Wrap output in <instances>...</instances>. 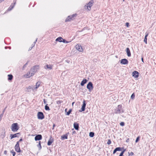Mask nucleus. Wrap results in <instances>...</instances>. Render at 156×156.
<instances>
[{"mask_svg":"<svg viewBox=\"0 0 156 156\" xmlns=\"http://www.w3.org/2000/svg\"><path fill=\"white\" fill-rule=\"evenodd\" d=\"M4 0H0V3L2 2H3Z\"/></svg>","mask_w":156,"mask_h":156,"instance_id":"nucleus-52","label":"nucleus"},{"mask_svg":"<svg viewBox=\"0 0 156 156\" xmlns=\"http://www.w3.org/2000/svg\"><path fill=\"white\" fill-rule=\"evenodd\" d=\"M62 102V101H57V103L58 104H61Z\"/></svg>","mask_w":156,"mask_h":156,"instance_id":"nucleus-41","label":"nucleus"},{"mask_svg":"<svg viewBox=\"0 0 156 156\" xmlns=\"http://www.w3.org/2000/svg\"><path fill=\"white\" fill-rule=\"evenodd\" d=\"M11 152L13 156H15L16 154V153L13 150L11 151Z\"/></svg>","mask_w":156,"mask_h":156,"instance_id":"nucleus-35","label":"nucleus"},{"mask_svg":"<svg viewBox=\"0 0 156 156\" xmlns=\"http://www.w3.org/2000/svg\"><path fill=\"white\" fill-rule=\"evenodd\" d=\"M14 6V5L12 6V5H11L8 8V10L9 11L11 10L13 8Z\"/></svg>","mask_w":156,"mask_h":156,"instance_id":"nucleus-32","label":"nucleus"},{"mask_svg":"<svg viewBox=\"0 0 156 156\" xmlns=\"http://www.w3.org/2000/svg\"><path fill=\"white\" fill-rule=\"evenodd\" d=\"M27 65V62L23 66V69H24Z\"/></svg>","mask_w":156,"mask_h":156,"instance_id":"nucleus-42","label":"nucleus"},{"mask_svg":"<svg viewBox=\"0 0 156 156\" xmlns=\"http://www.w3.org/2000/svg\"><path fill=\"white\" fill-rule=\"evenodd\" d=\"M120 63L122 64L126 65L128 64V61L127 59L124 58L121 60Z\"/></svg>","mask_w":156,"mask_h":156,"instance_id":"nucleus-12","label":"nucleus"},{"mask_svg":"<svg viewBox=\"0 0 156 156\" xmlns=\"http://www.w3.org/2000/svg\"><path fill=\"white\" fill-rule=\"evenodd\" d=\"M111 143V141L110 140H108V142H107V144H108V145H109Z\"/></svg>","mask_w":156,"mask_h":156,"instance_id":"nucleus-37","label":"nucleus"},{"mask_svg":"<svg viewBox=\"0 0 156 156\" xmlns=\"http://www.w3.org/2000/svg\"><path fill=\"white\" fill-rule=\"evenodd\" d=\"M139 73L136 71H133L132 73L133 76L135 78H137L139 76Z\"/></svg>","mask_w":156,"mask_h":156,"instance_id":"nucleus-14","label":"nucleus"},{"mask_svg":"<svg viewBox=\"0 0 156 156\" xmlns=\"http://www.w3.org/2000/svg\"><path fill=\"white\" fill-rule=\"evenodd\" d=\"M87 80L86 79H83L81 83V85L83 86L87 82Z\"/></svg>","mask_w":156,"mask_h":156,"instance_id":"nucleus-18","label":"nucleus"},{"mask_svg":"<svg viewBox=\"0 0 156 156\" xmlns=\"http://www.w3.org/2000/svg\"><path fill=\"white\" fill-rule=\"evenodd\" d=\"M94 135V133L92 132H90L89 133V136L91 137H93Z\"/></svg>","mask_w":156,"mask_h":156,"instance_id":"nucleus-26","label":"nucleus"},{"mask_svg":"<svg viewBox=\"0 0 156 156\" xmlns=\"http://www.w3.org/2000/svg\"><path fill=\"white\" fill-rule=\"evenodd\" d=\"M53 142V139H51V138H50V140L48 141V145H49V146Z\"/></svg>","mask_w":156,"mask_h":156,"instance_id":"nucleus-21","label":"nucleus"},{"mask_svg":"<svg viewBox=\"0 0 156 156\" xmlns=\"http://www.w3.org/2000/svg\"><path fill=\"white\" fill-rule=\"evenodd\" d=\"M120 124L121 126H123L124 125L125 123L123 122H121L120 123Z\"/></svg>","mask_w":156,"mask_h":156,"instance_id":"nucleus-39","label":"nucleus"},{"mask_svg":"<svg viewBox=\"0 0 156 156\" xmlns=\"http://www.w3.org/2000/svg\"><path fill=\"white\" fill-rule=\"evenodd\" d=\"M66 109L65 110V111H66Z\"/></svg>","mask_w":156,"mask_h":156,"instance_id":"nucleus-57","label":"nucleus"},{"mask_svg":"<svg viewBox=\"0 0 156 156\" xmlns=\"http://www.w3.org/2000/svg\"><path fill=\"white\" fill-rule=\"evenodd\" d=\"M42 139V136L41 135L38 134L35 137L34 139L35 140H41Z\"/></svg>","mask_w":156,"mask_h":156,"instance_id":"nucleus-13","label":"nucleus"},{"mask_svg":"<svg viewBox=\"0 0 156 156\" xmlns=\"http://www.w3.org/2000/svg\"><path fill=\"white\" fill-rule=\"evenodd\" d=\"M126 27H129V23H126Z\"/></svg>","mask_w":156,"mask_h":156,"instance_id":"nucleus-43","label":"nucleus"},{"mask_svg":"<svg viewBox=\"0 0 156 156\" xmlns=\"http://www.w3.org/2000/svg\"><path fill=\"white\" fill-rule=\"evenodd\" d=\"M63 39L61 37H59L56 39V41H58L59 42H62Z\"/></svg>","mask_w":156,"mask_h":156,"instance_id":"nucleus-22","label":"nucleus"},{"mask_svg":"<svg viewBox=\"0 0 156 156\" xmlns=\"http://www.w3.org/2000/svg\"><path fill=\"white\" fill-rule=\"evenodd\" d=\"M12 130L13 132L17 131L19 129V127L18 126L17 123H14L11 126Z\"/></svg>","mask_w":156,"mask_h":156,"instance_id":"nucleus-1","label":"nucleus"},{"mask_svg":"<svg viewBox=\"0 0 156 156\" xmlns=\"http://www.w3.org/2000/svg\"><path fill=\"white\" fill-rule=\"evenodd\" d=\"M34 90H35L34 86H29V87L27 88L26 91L28 92H31V90L34 91Z\"/></svg>","mask_w":156,"mask_h":156,"instance_id":"nucleus-10","label":"nucleus"},{"mask_svg":"<svg viewBox=\"0 0 156 156\" xmlns=\"http://www.w3.org/2000/svg\"><path fill=\"white\" fill-rule=\"evenodd\" d=\"M37 116L38 119H42L44 117L43 113L41 112H38L37 113Z\"/></svg>","mask_w":156,"mask_h":156,"instance_id":"nucleus-7","label":"nucleus"},{"mask_svg":"<svg viewBox=\"0 0 156 156\" xmlns=\"http://www.w3.org/2000/svg\"><path fill=\"white\" fill-rule=\"evenodd\" d=\"M140 139V136H138V137H137L136 140V141H135V142H136V143H137L138 142V141H139V140Z\"/></svg>","mask_w":156,"mask_h":156,"instance_id":"nucleus-36","label":"nucleus"},{"mask_svg":"<svg viewBox=\"0 0 156 156\" xmlns=\"http://www.w3.org/2000/svg\"><path fill=\"white\" fill-rule=\"evenodd\" d=\"M6 108H6H5L4 109V110H3V112H2V113H3V114H4Z\"/></svg>","mask_w":156,"mask_h":156,"instance_id":"nucleus-49","label":"nucleus"},{"mask_svg":"<svg viewBox=\"0 0 156 156\" xmlns=\"http://www.w3.org/2000/svg\"><path fill=\"white\" fill-rule=\"evenodd\" d=\"M62 139H67V136L66 135H64L62 136Z\"/></svg>","mask_w":156,"mask_h":156,"instance_id":"nucleus-29","label":"nucleus"},{"mask_svg":"<svg viewBox=\"0 0 156 156\" xmlns=\"http://www.w3.org/2000/svg\"><path fill=\"white\" fill-rule=\"evenodd\" d=\"M126 53H127V56L128 57H130L131 55V53L129 48H127L126 49Z\"/></svg>","mask_w":156,"mask_h":156,"instance_id":"nucleus-19","label":"nucleus"},{"mask_svg":"<svg viewBox=\"0 0 156 156\" xmlns=\"http://www.w3.org/2000/svg\"><path fill=\"white\" fill-rule=\"evenodd\" d=\"M53 67V65H52L51 64H47L45 66H44V68L46 69H49L51 70V69Z\"/></svg>","mask_w":156,"mask_h":156,"instance_id":"nucleus-11","label":"nucleus"},{"mask_svg":"<svg viewBox=\"0 0 156 156\" xmlns=\"http://www.w3.org/2000/svg\"><path fill=\"white\" fill-rule=\"evenodd\" d=\"M8 80H12V78H13V76L12 75H11V74H9L8 75Z\"/></svg>","mask_w":156,"mask_h":156,"instance_id":"nucleus-25","label":"nucleus"},{"mask_svg":"<svg viewBox=\"0 0 156 156\" xmlns=\"http://www.w3.org/2000/svg\"><path fill=\"white\" fill-rule=\"evenodd\" d=\"M73 126L74 128L75 129L77 130L78 129L79 127L78 124L75 123H74Z\"/></svg>","mask_w":156,"mask_h":156,"instance_id":"nucleus-20","label":"nucleus"},{"mask_svg":"<svg viewBox=\"0 0 156 156\" xmlns=\"http://www.w3.org/2000/svg\"><path fill=\"white\" fill-rule=\"evenodd\" d=\"M7 153V151H5L4 152V154H6Z\"/></svg>","mask_w":156,"mask_h":156,"instance_id":"nucleus-47","label":"nucleus"},{"mask_svg":"<svg viewBox=\"0 0 156 156\" xmlns=\"http://www.w3.org/2000/svg\"><path fill=\"white\" fill-rule=\"evenodd\" d=\"M129 138H128L127 139V140H126V142H129Z\"/></svg>","mask_w":156,"mask_h":156,"instance_id":"nucleus-50","label":"nucleus"},{"mask_svg":"<svg viewBox=\"0 0 156 156\" xmlns=\"http://www.w3.org/2000/svg\"><path fill=\"white\" fill-rule=\"evenodd\" d=\"M43 101H44V104H46V103H47V102L46 101V100H45V99H44V100H43Z\"/></svg>","mask_w":156,"mask_h":156,"instance_id":"nucleus-44","label":"nucleus"},{"mask_svg":"<svg viewBox=\"0 0 156 156\" xmlns=\"http://www.w3.org/2000/svg\"><path fill=\"white\" fill-rule=\"evenodd\" d=\"M94 2L93 0H91L88 4H87V5L85 6V7H87V9L89 11L91 9V7L92 6Z\"/></svg>","mask_w":156,"mask_h":156,"instance_id":"nucleus-4","label":"nucleus"},{"mask_svg":"<svg viewBox=\"0 0 156 156\" xmlns=\"http://www.w3.org/2000/svg\"><path fill=\"white\" fill-rule=\"evenodd\" d=\"M34 45H35V44H34L33 46L32 47H31V48H29V50H30L32 49V48L33 47H34Z\"/></svg>","mask_w":156,"mask_h":156,"instance_id":"nucleus-46","label":"nucleus"},{"mask_svg":"<svg viewBox=\"0 0 156 156\" xmlns=\"http://www.w3.org/2000/svg\"><path fill=\"white\" fill-rule=\"evenodd\" d=\"M72 112V110L70 109L69 111L67 112L66 114V115H69Z\"/></svg>","mask_w":156,"mask_h":156,"instance_id":"nucleus-33","label":"nucleus"},{"mask_svg":"<svg viewBox=\"0 0 156 156\" xmlns=\"http://www.w3.org/2000/svg\"><path fill=\"white\" fill-rule=\"evenodd\" d=\"M125 0H123V1H124Z\"/></svg>","mask_w":156,"mask_h":156,"instance_id":"nucleus-58","label":"nucleus"},{"mask_svg":"<svg viewBox=\"0 0 156 156\" xmlns=\"http://www.w3.org/2000/svg\"><path fill=\"white\" fill-rule=\"evenodd\" d=\"M3 116V113H2L0 115V121H1Z\"/></svg>","mask_w":156,"mask_h":156,"instance_id":"nucleus-40","label":"nucleus"},{"mask_svg":"<svg viewBox=\"0 0 156 156\" xmlns=\"http://www.w3.org/2000/svg\"><path fill=\"white\" fill-rule=\"evenodd\" d=\"M87 88L91 91L93 89V84L91 82H89L87 86Z\"/></svg>","mask_w":156,"mask_h":156,"instance_id":"nucleus-6","label":"nucleus"},{"mask_svg":"<svg viewBox=\"0 0 156 156\" xmlns=\"http://www.w3.org/2000/svg\"><path fill=\"white\" fill-rule=\"evenodd\" d=\"M117 151H120L122 150V148L120 147H118L115 148Z\"/></svg>","mask_w":156,"mask_h":156,"instance_id":"nucleus-30","label":"nucleus"},{"mask_svg":"<svg viewBox=\"0 0 156 156\" xmlns=\"http://www.w3.org/2000/svg\"><path fill=\"white\" fill-rule=\"evenodd\" d=\"M20 133H18L14 134H11L10 136V137H11V139H12L14 138H15L17 137H18L17 135H20Z\"/></svg>","mask_w":156,"mask_h":156,"instance_id":"nucleus-17","label":"nucleus"},{"mask_svg":"<svg viewBox=\"0 0 156 156\" xmlns=\"http://www.w3.org/2000/svg\"><path fill=\"white\" fill-rule=\"evenodd\" d=\"M122 106L121 105H119L118 106V108L115 110V114L120 113L121 112H123L124 111L122 109Z\"/></svg>","mask_w":156,"mask_h":156,"instance_id":"nucleus-3","label":"nucleus"},{"mask_svg":"<svg viewBox=\"0 0 156 156\" xmlns=\"http://www.w3.org/2000/svg\"><path fill=\"white\" fill-rule=\"evenodd\" d=\"M55 126V124H54L53 125V129L54 127Z\"/></svg>","mask_w":156,"mask_h":156,"instance_id":"nucleus-55","label":"nucleus"},{"mask_svg":"<svg viewBox=\"0 0 156 156\" xmlns=\"http://www.w3.org/2000/svg\"><path fill=\"white\" fill-rule=\"evenodd\" d=\"M37 147L39 148V149L40 150L41 148V141L39 142V144L37 145Z\"/></svg>","mask_w":156,"mask_h":156,"instance_id":"nucleus-28","label":"nucleus"},{"mask_svg":"<svg viewBox=\"0 0 156 156\" xmlns=\"http://www.w3.org/2000/svg\"><path fill=\"white\" fill-rule=\"evenodd\" d=\"M125 151V149L123 150V151L121 153L119 156H123V154L124 153V152Z\"/></svg>","mask_w":156,"mask_h":156,"instance_id":"nucleus-31","label":"nucleus"},{"mask_svg":"<svg viewBox=\"0 0 156 156\" xmlns=\"http://www.w3.org/2000/svg\"><path fill=\"white\" fill-rule=\"evenodd\" d=\"M76 48L79 51L82 52L83 51V49L80 44H78L75 46Z\"/></svg>","mask_w":156,"mask_h":156,"instance_id":"nucleus-9","label":"nucleus"},{"mask_svg":"<svg viewBox=\"0 0 156 156\" xmlns=\"http://www.w3.org/2000/svg\"><path fill=\"white\" fill-rule=\"evenodd\" d=\"M34 75H32L31 72H28L27 73V74L24 76V77L26 78H29L30 77L33 76Z\"/></svg>","mask_w":156,"mask_h":156,"instance_id":"nucleus-15","label":"nucleus"},{"mask_svg":"<svg viewBox=\"0 0 156 156\" xmlns=\"http://www.w3.org/2000/svg\"><path fill=\"white\" fill-rule=\"evenodd\" d=\"M15 151L17 152H20V148L19 146V141H17L15 146Z\"/></svg>","mask_w":156,"mask_h":156,"instance_id":"nucleus-8","label":"nucleus"},{"mask_svg":"<svg viewBox=\"0 0 156 156\" xmlns=\"http://www.w3.org/2000/svg\"><path fill=\"white\" fill-rule=\"evenodd\" d=\"M148 34L146 33V35L145 36V37L144 40V42L145 43V44H147V37L148 36Z\"/></svg>","mask_w":156,"mask_h":156,"instance_id":"nucleus-23","label":"nucleus"},{"mask_svg":"<svg viewBox=\"0 0 156 156\" xmlns=\"http://www.w3.org/2000/svg\"><path fill=\"white\" fill-rule=\"evenodd\" d=\"M141 60H142V62H144V59H143V58H141Z\"/></svg>","mask_w":156,"mask_h":156,"instance_id":"nucleus-51","label":"nucleus"},{"mask_svg":"<svg viewBox=\"0 0 156 156\" xmlns=\"http://www.w3.org/2000/svg\"><path fill=\"white\" fill-rule=\"evenodd\" d=\"M62 42H63L64 43H68L69 42V41H66L65 39H63V40L62 41Z\"/></svg>","mask_w":156,"mask_h":156,"instance_id":"nucleus-38","label":"nucleus"},{"mask_svg":"<svg viewBox=\"0 0 156 156\" xmlns=\"http://www.w3.org/2000/svg\"><path fill=\"white\" fill-rule=\"evenodd\" d=\"M22 141V139H20V140H19V142H20V141Z\"/></svg>","mask_w":156,"mask_h":156,"instance_id":"nucleus-53","label":"nucleus"},{"mask_svg":"<svg viewBox=\"0 0 156 156\" xmlns=\"http://www.w3.org/2000/svg\"><path fill=\"white\" fill-rule=\"evenodd\" d=\"M74 103V102H73L72 103V104L73 105V104Z\"/></svg>","mask_w":156,"mask_h":156,"instance_id":"nucleus-56","label":"nucleus"},{"mask_svg":"<svg viewBox=\"0 0 156 156\" xmlns=\"http://www.w3.org/2000/svg\"><path fill=\"white\" fill-rule=\"evenodd\" d=\"M133 152H131L129 154V155H133Z\"/></svg>","mask_w":156,"mask_h":156,"instance_id":"nucleus-48","label":"nucleus"},{"mask_svg":"<svg viewBox=\"0 0 156 156\" xmlns=\"http://www.w3.org/2000/svg\"><path fill=\"white\" fill-rule=\"evenodd\" d=\"M135 95H134V93H133L131 96V98L132 99H133L134 98H135Z\"/></svg>","mask_w":156,"mask_h":156,"instance_id":"nucleus-34","label":"nucleus"},{"mask_svg":"<svg viewBox=\"0 0 156 156\" xmlns=\"http://www.w3.org/2000/svg\"><path fill=\"white\" fill-rule=\"evenodd\" d=\"M76 14H73L69 16L66 19L65 22L70 21L73 19V18L76 16Z\"/></svg>","mask_w":156,"mask_h":156,"instance_id":"nucleus-5","label":"nucleus"},{"mask_svg":"<svg viewBox=\"0 0 156 156\" xmlns=\"http://www.w3.org/2000/svg\"><path fill=\"white\" fill-rule=\"evenodd\" d=\"M39 69V66H35L31 69L30 72H31L32 75H34Z\"/></svg>","mask_w":156,"mask_h":156,"instance_id":"nucleus-2","label":"nucleus"},{"mask_svg":"<svg viewBox=\"0 0 156 156\" xmlns=\"http://www.w3.org/2000/svg\"><path fill=\"white\" fill-rule=\"evenodd\" d=\"M86 105V104L85 103V101H84L83 102V104L82 105V108H81V110H80V112H82V111H83L85 110V108Z\"/></svg>","mask_w":156,"mask_h":156,"instance_id":"nucleus-16","label":"nucleus"},{"mask_svg":"<svg viewBox=\"0 0 156 156\" xmlns=\"http://www.w3.org/2000/svg\"><path fill=\"white\" fill-rule=\"evenodd\" d=\"M45 109L46 110H50L49 107L48 106V104H46V105L45 106Z\"/></svg>","mask_w":156,"mask_h":156,"instance_id":"nucleus-27","label":"nucleus"},{"mask_svg":"<svg viewBox=\"0 0 156 156\" xmlns=\"http://www.w3.org/2000/svg\"><path fill=\"white\" fill-rule=\"evenodd\" d=\"M40 82H37L36 85V87H35V90L37 89L40 86Z\"/></svg>","mask_w":156,"mask_h":156,"instance_id":"nucleus-24","label":"nucleus"},{"mask_svg":"<svg viewBox=\"0 0 156 156\" xmlns=\"http://www.w3.org/2000/svg\"><path fill=\"white\" fill-rule=\"evenodd\" d=\"M117 151L116 150V149H115L113 151V154H114Z\"/></svg>","mask_w":156,"mask_h":156,"instance_id":"nucleus-45","label":"nucleus"},{"mask_svg":"<svg viewBox=\"0 0 156 156\" xmlns=\"http://www.w3.org/2000/svg\"><path fill=\"white\" fill-rule=\"evenodd\" d=\"M37 39H36V40L34 42V44L36 43V42L37 41Z\"/></svg>","mask_w":156,"mask_h":156,"instance_id":"nucleus-54","label":"nucleus"}]
</instances>
